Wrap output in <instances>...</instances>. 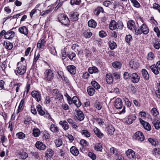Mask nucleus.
<instances>
[{
  "mask_svg": "<svg viewBox=\"0 0 160 160\" xmlns=\"http://www.w3.org/2000/svg\"><path fill=\"white\" fill-rule=\"evenodd\" d=\"M88 24L89 27L95 28L96 26L97 23L94 20L91 19L88 22Z\"/></svg>",
  "mask_w": 160,
  "mask_h": 160,
  "instance_id": "obj_31",
  "label": "nucleus"
},
{
  "mask_svg": "<svg viewBox=\"0 0 160 160\" xmlns=\"http://www.w3.org/2000/svg\"><path fill=\"white\" fill-rule=\"evenodd\" d=\"M152 154L154 155L160 154V148H154L152 151Z\"/></svg>",
  "mask_w": 160,
  "mask_h": 160,
  "instance_id": "obj_52",
  "label": "nucleus"
},
{
  "mask_svg": "<svg viewBox=\"0 0 160 160\" xmlns=\"http://www.w3.org/2000/svg\"><path fill=\"white\" fill-rule=\"evenodd\" d=\"M76 113L75 115L76 118L80 121L83 120L84 118V115L82 112L78 108L75 110Z\"/></svg>",
  "mask_w": 160,
  "mask_h": 160,
  "instance_id": "obj_4",
  "label": "nucleus"
},
{
  "mask_svg": "<svg viewBox=\"0 0 160 160\" xmlns=\"http://www.w3.org/2000/svg\"><path fill=\"white\" fill-rule=\"evenodd\" d=\"M147 68L151 69L155 75H158L159 73V70L157 68L155 64L152 65L151 66H149Z\"/></svg>",
  "mask_w": 160,
  "mask_h": 160,
  "instance_id": "obj_15",
  "label": "nucleus"
},
{
  "mask_svg": "<svg viewBox=\"0 0 160 160\" xmlns=\"http://www.w3.org/2000/svg\"><path fill=\"white\" fill-rule=\"evenodd\" d=\"M26 63L22 64V62H19L17 64V73H16L17 75L18 73L19 75L24 74L26 72Z\"/></svg>",
  "mask_w": 160,
  "mask_h": 160,
  "instance_id": "obj_2",
  "label": "nucleus"
},
{
  "mask_svg": "<svg viewBox=\"0 0 160 160\" xmlns=\"http://www.w3.org/2000/svg\"><path fill=\"white\" fill-rule=\"evenodd\" d=\"M107 128L108 133L110 134H112L115 130L112 125L108 126Z\"/></svg>",
  "mask_w": 160,
  "mask_h": 160,
  "instance_id": "obj_38",
  "label": "nucleus"
},
{
  "mask_svg": "<svg viewBox=\"0 0 160 160\" xmlns=\"http://www.w3.org/2000/svg\"><path fill=\"white\" fill-rule=\"evenodd\" d=\"M35 146L37 148L40 150H44L46 148L45 145L40 141H38L36 142Z\"/></svg>",
  "mask_w": 160,
  "mask_h": 160,
  "instance_id": "obj_13",
  "label": "nucleus"
},
{
  "mask_svg": "<svg viewBox=\"0 0 160 160\" xmlns=\"http://www.w3.org/2000/svg\"><path fill=\"white\" fill-rule=\"evenodd\" d=\"M136 116L134 114L129 115L127 118L125 119V122L128 124H132L133 121L136 119Z\"/></svg>",
  "mask_w": 160,
  "mask_h": 160,
  "instance_id": "obj_7",
  "label": "nucleus"
},
{
  "mask_svg": "<svg viewBox=\"0 0 160 160\" xmlns=\"http://www.w3.org/2000/svg\"><path fill=\"white\" fill-rule=\"evenodd\" d=\"M67 56L70 59L72 60L75 57L76 54L74 52H72L70 54H68Z\"/></svg>",
  "mask_w": 160,
  "mask_h": 160,
  "instance_id": "obj_62",
  "label": "nucleus"
},
{
  "mask_svg": "<svg viewBox=\"0 0 160 160\" xmlns=\"http://www.w3.org/2000/svg\"><path fill=\"white\" fill-rule=\"evenodd\" d=\"M101 12L103 13V10L102 7H97L94 11L95 14L97 16L99 15Z\"/></svg>",
  "mask_w": 160,
  "mask_h": 160,
  "instance_id": "obj_34",
  "label": "nucleus"
},
{
  "mask_svg": "<svg viewBox=\"0 0 160 160\" xmlns=\"http://www.w3.org/2000/svg\"><path fill=\"white\" fill-rule=\"evenodd\" d=\"M81 2V0H71L70 3L72 5H79Z\"/></svg>",
  "mask_w": 160,
  "mask_h": 160,
  "instance_id": "obj_50",
  "label": "nucleus"
},
{
  "mask_svg": "<svg viewBox=\"0 0 160 160\" xmlns=\"http://www.w3.org/2000/svg\"><path fill=\"white\" fill-rule=\"evenodd\" d=\"M24 100L23 99H22L21 100L17 110V113H18L20 112L21 109L22 108L23 104H24Z\"/></svg>",
  "mask_w": 160,
  "mask_h": 160,
  "instance_id": "obj_54",
  "label": "nucleus"
},
{
  "mask_svg": "<svg viewBox=\"0 0 160 160\" xmlns=\"http://www.w3.org/2000/svg\"><path fill=\"white\" fill-rule=\"evenodd\" d=\"M18 31L20 33L25 35H27L28 34V29L25 26L19 28Z\"/></svg>",
  "mask_w": 160,
  "mask_h": 160,
  "instance_id": "obj_14",
  "label": "nucleus"
},
{
  "mask_svg": "<svg viewBox=\"0 0 160 160\" xmlns=\"http://www.w3.org/2000/svg\"><path fill=\"white\" fill-rule=\"evenodd\" d=\"M151 112L154 117H156L159 114V112L155 108H153L152 109Z\"/></svg>",
  "mask_w": 160,
  "mask_h": 160,
  "instance_id": "obj_48",
  "label": "nucleus"
},
{
  "mask_svg": "<svg viewBox=\"0 0 160 160\" xmlns=\"http://www.w3.org/2000/svg\"><path fill=\"white\" fill-rule=\"evenodd\" d=\"M135 139L140 142L143 141L144 139V136L141 132H137L135 134Z\"/></svg>",
  "mask_w": 160,
  "mask_h": 160,
  "instance_id": "obj_5",
  "label": "nucleus"
},
{
  "mask_svg": "<svg viewBox=\"0 0 160 160\" xmlns=\"http://www.w3.org/2000/svg\"><path fill=\"white\" fill-rule=\"evenodd\" d=\"M153 8L154 9L158 10L159 12L160 13V6L156 3L153 4Z\"/></svg>",
  "mask_w": 160,
  "mask_h": 160,
  "instance_id": "obj_63",
  "label": "nucleus"
},
{
  "mask_svg": "<svg viewBox=\"0 0 160 160\" xmlns=\"http://www.w3.org/2000/svg\"><path fill=\"white\" fill-rule=\"evenodd\" d=\"M32 134L34 137H38L40 134V130L37 128L34 129L33 130Z\"/></svg>",
  "mask_w": 160,
  "mask_h": 160,
  "instance_id": "obj_47",
  "label": "nucleus"
},
{
  "mask_svg": "<svg viewBox=\"0 0 160 160\" xmlns=\"http://www.w3.org/2000/svg\"><path fill=\"white\" fill-rule=\"evenodd\" d=\"M55 143L57 147H59L62 144V142L61 139H58L55 141Z\"/></svg>",
  "mask_w": 160,
  "mask_h": 160,
  "instance_id": "obj_46",
  "label": "nucleus"
},
{
  "mask_svg": "<svg viewBox=\"0 0 160 160\" xmlns=\"http://www.w3.org/2000/svg\"><path fill=\"white\" fill-rule=\"evenodd\" d=\"M88 70L89 72L91 74L98 72V68L95 67L89 68Z\"/></svg>",
  "mask_w": 160,
  "mask_h": 160,
  "instance_id": "obj_36",
  "label": "nucleus"
},
{
  "mask_svg": "<svg viewBox=\"0 0 160 160\" xmlns=\"http://www.w3.org/2000/svg\"><path fill=\"white\" fill-rule=\"evenodd\" d=\"M153 46L156 49H159L160 48V44L157 39H155L153 42Z\"/></svg>",
  "mask_w": 160,
  "mask_h": 160,
  "instance_id": "obj_42",
  "label": "nucleus"
},
{
  "mask_svg": "<svg viewBox=\"0 0 160 160\" xmlns=\"http://www.w3.org/2000/svg\"><path fill=\"white\" fill-rule=\"evenodd\" d=\"M70 152L74 156H77L79 153L78 149L75 147L73 146L71 148Z\"/></svg>",
  "mask_w": 160,
  "mask_h": 160,
  "instance_id": "obj_21",
  "label": "nucleus"
},
{
  "mask_svg": "<svg viewBox=\"0 0 160 160\" xmlns=\"http://www.w3.org/2000/svg\"><path fill=\"white\" fill-rule=\"evenodd\" d=\"M154 58V54L152 52L148 53L147 56V59L148 60H152Z\"/></svg>",
  "mask_w": 160,
  "mask_h": 160,
  "instance_id": "obj_55",
  "label": "nucleus"
},
{
  "mask_svg": "<svg viewBox=\"0 0 160 160\" xmlns=\"http://www.w3.org/2000/svg\"><path fill=\"white\" fill-rule=\"evenodd\" d=\"M73 103L77 106V107H79L81 104L80 100L76 97H73L72 98Z\"/></svg>",
  "mask_w": 160,
  "mask_h": 160,
  "instance_id": "obj_20",
  "label": "nucleus"
},
{
  "mask_svg": "<svg viewBox=\"0 0 160 160\" xmlns=\"http://www.w3.org/2000/svg\"><path fill=\"white\" fill-rule=\"evenodd\" d=\"M132 40V36L130 35H126L125 38V40L127 42L129 43L130 41Z\"/></svg>",
  "mask_w": 160,
  "mask_h": 160,
  "instance_id": "obj_61",
  "label": "nucleus"
},
{
  "mask_svg": "<svg viewBox=\"0 0 160 160\" xmlns=\"http://www.w3.org/2000/svg\"><path fill=\"white\" fill-rule=\"evenodd\" d=\"M148 141L152 145L154 146H156L158 144V141L155 140L151 138H149Z\"/></svg>",
  "mask_w": 160,
  "mask_h": 160,
  "instance_id": "obj_45",
  "label": "nucleus"
},
{
  "mask_svg": "<svg viewBox=\"0 0 160 160\" xmlns=\"http://www.w3.org/2000/svg\"><path fill=\"white\" fill-rule=\"evenodd\" d=\"M16 137L20 139H23L25 137V134L22 132H20L16 134Z\"/></svg>",
  "mask_w": 160,
  "mask_h": 160,
  "instance_id": "obj_44",
  "label": "nucleus"
},
{
  "mask_svg": "<svg viewBox=\"0 0 160 160\" xmlns=\"http://www.w3.org/2000/svg\"><path fill=\"white\" fill-rule=\"evenodd\" d=\"M154 31L157 33L158 37L160 38V31L158 28L157 27H155L154 28Z\"/></svg>",
  "mask_w": 160,
  "mask_h": 160,
  "instance_id": "obj_64",
  "label": "nucleus"
},
{
  "mask_svg": "<svg viewBox=\"0 0 160 160\" xmlns=\"http://www.w3.org/2000/svg\"><path fill=\"white\" fill-rule=\"evenodd\" d=\"M50 129L52 132L55 133H57L59 132L58 128L54 124H52L51 125Z\"/></svg>",
  "mask_w": 160,
  "mask_h": 160,
  "instance_id": "obj_26",
  "label": "nucleus"
},
{
  "mask_svg": "<svg viewBox=\"0 0 160 160\" xmlns=\"http://www.w3.org/2000/svg\"><path fill=\"white\" fill-rule=\"evenodd\" d=\"M45 42L44 39H41L39 40L37 43V47L39 49H43L45 46Z\"/></svg>",
  "mask_w": 160,
  "mask_h": 160,
  "instance_id": "obj_22",
  "label": "nucleus"
},
{
  "mask_svg": "<svg viewBox=\"0 0 160 160\" xmlns=\"http://www.w3.org/2000/svg\"><path fill=\"white\" fill-rule=\"evenodd\" d=\"M81 133L82 135H84L87 138H89L90 137V132L84 129L82 130L81 132Z\"/></svg>",
  "mask_w": 160,
  "mask_h": 160,
  "instance_id": "obj_41",
  "label": "nucleus"
},
{
  "mask_svg": "<svg viewBox=\"0 0 160 160\" xmlns=\"http://www.w3.org/2000/svg\"><path fill=\"white\" fill-rule=\"evenodd\" d=\"M122 102L120 98H117L114 101V106L117 109H120L122 107Z\"/></svg>",
  "mask_w": 160,
  "mask_h": 160,
  "instance_id": "obj_8",
  "label": "nucleus"
},
{
  "mask_svg": "<svg viewBox=\"0 0 160 160\" xmlns=\"http://www.w3.org/2000/svg\"><path fill=\"white\" fill-rule=\"evenodd\" d=\"M140 28L143 34H146L149 32V29L146 24H143L141 26Z\"/></svg>",
  "mask_w": 160,
  "mask_h": 160,
  "instance_id": "obj_24",
  "label": "nucleus"
},
{
  "mask_svg": "<svg viewBox=\"0 0 160 160\" xmlns=\"http://www.w3.org/2000/svg\"><path fill=\"white\" fill-rule=\"evenodd\" d=\"M113 67L117 69H120L122 66V64L119 62L116 61L112 63Z\"/></svg>",
  "mask_w": 160,
  "mask_h": 160,
  "instance_id": "obj_30",
  "label": "nucleus"
},
{
  "mask_svg": "<svg viewBox=\"0 0 160 160\" xmlns=\"http://www.w3.org/2000/svg\"><path fill=\"white\" fill-rule=\"evenodd\" d=\"M58 19L62 24L65 25H69L70 21L67 15L62 13L58 15Z\"/></svg>",
  "mask_w": 160,
  "mask_h": 160,
  "instance_id": "obj_1",
  "label": "nucleus"
},
{
  "mask_svg": "<svg viewBox=\"0 0 160 160\" xmlns=\"http://www.w3.org/2000/svg\"><path fill=\"white\" fill-rule=\"evenodd\" d=\"M20 155L21 158L23 159H25L28 157V154L25 152H20Z\"/></svg>",
  "mask_w": 160,
  "mask_h": 160,
  "instance_id": "obj_57",
  "label": "nucleus"
},
{
  "mask_svg": "<svg viewBox=\"0 0 160 160\" xmlns=\"http://www.w3.org/2000/svg\"><path fill=\"white\" fill-rule=\"evenodd\" d=\"M157 89L155 92V94L158 98H160V83L157 84Z\"/></svg>",
  "mask_w": 160,
  "mask_h": 160,
  "instance_id": "obj_35",
  "label": "nucleus"
},
{
  "mask_svg": "<svg viewBox=\"0 0 160 160\" xmlns=\"http://www.w3.org/2000/svg\"><path fill=\"white\" fill-rule=\"evenodd\" d=\"M32 95L36 100L39 102L41 100V96L40 93L37 91H33L32 92Z\"/></svg>",
  "mask_w": 160,
  "mask_h": 160,
  "instance_id": "obj_6",
  "label": "nucleus"
},
{
  "mask_svg": "<svg viewBox=\"0 0 160 160\" xmlns=\"http://www.w3.org/2000/svg\"><path fill=\"white\" fill-rule=\"evenodd\" d=\"M88 155L92 160H95L96 158V156L95 154H94L93 152H89L88 154Z\"/></svg>",
  "mask_w": 160,
  "mask_h": 160,
  "instance_id": "obj_60",
  "label": "nucleus"
},
{
  "mask_svg": "<svg viewBox=\"0 0 160 160\" xmlns=\"http://www.w3.org/2000/svg\"><path fill=\"white\" fill-rule=\"evenodd\" d=\"M14 32L10 30L6 32L5 35L4 36L5 39L9 40H11L14 37Z\"/></svg>",
  "mask_w": 160,
  "mask_h": 160,
  "instance_id": "obj_10",
  "label": "nucleus"
},
{
  "mask_svg": "<svg viewBox=\"0 0 160 160\" xmlns=\"http://www.w3.org/2000/svg\"><path fill=\"white\" fill-rule=\"evenodd\" d=\"M53 78V73L51 69L46 70L44 73V78L46 80L50 81Z\"/></svg>",
  "mask_w": 160,
  "mask_h": 160,
  "instance_id": "obj_3",
  "label": "nucleus"
},
{
  "mask_svg": "<svg viewBox=\"0 0 160 160\" xmlns=\"http://www.w3.org/2000/svg\"><path fill=\"white\" fill-rule=\"evenodd\" d=\"M59 124L62 126L65 130H67L69 128V126L68 123L65 120L61 121L59 122Z\"/></svg>",
  "mask_w": 160,
  "mask_h": 160,
  "instance_id": "obj_17",
  "label": "nucleus"
},
{
  "mask_svg": "<svg viewBox=\"0 0 160 160\" xmlns=\"http://www.w3.org/2000/svg\"><path fill=\"white\" fill-rule=\"evenodd\" d=\"M78 16L77 12H72L70 15V18L72 21H76L78 19Z\"/></svg>",
  "mask_w": 160,
  "mask_h": 160,
  "instance_id": "obj_16",
  "label": "nucleus"
},
{
  "mask_svg": "<svg viewBox=\"0 0 160 160\" xmlns=\"http://www.w3.org/2000/svg\"><path fill=\"white\" fill-rule=\"evenodd\" d=\"M92 85L96 89H98L100 87V85L95 81H92L91 82Z\"/></svg>",
  "mask_w": 160,
  "mask_h": 160,
  "instance_id": "obj_43",
  "label": "nucleus"
},
{
  "mask_svg": "<svg viewBox=\"0 0 160 160\" xmlns=\"http://www.w3.org/2000/svg\"><path fill=\"white\" fill-rule=\"evenodd\" d=\"M80 144L84 147H87L88 146V142L84 139H82L80 141Z\"/></svg>",
  "mask_w": 160,
  "mask_h": 160,
  "instance_id": "obj_56",
  "label": "nucleus"
},
{
  "mask_svg": "<svg viewBox=\"0 0 160 160\" xmlns=\"http://www.w3.org/2000/svg\"><path fill=\"white\" fill-rule=\"evenodd\" d=\"M42 107L39 104H38L37 107V109L38 113L41 115H43L45 112L42 109Z\"/></svg>",
  "mask_w": 160,
  "mask_h": 160,
  "instance_id": "obj_32",
  "label": "nucleus"
},
{
  "mask_svg": "<svg viewBox=\"0 0 160 160\" xmlns=\"http://www.w3.org/2000/svg\"><path fill=\"white\" fill-rule=\"evenodd\" d=\"M127 24L128 28L130 30H132L135 29V23L133 21H128Z\"/></svg>",
  "mask_w": 160,
  "mask_h": 160,
  "instance_id": "obj_25",
  "label": "nucleus"
},
{
  "mask_svg": "<svg viewBox=\"0 0 160 160\" xmlns=\"http://www.w3.org/2000/svg\"><path fill=\"white\" fill-rule=\"evenodd\" d=\"M94 149L97 151L102 152V147L100 143H97L94 146Z\"/></svg>",
  "mask_w": 160,
  "mask_h": 160,
  "instance_id": "obj_40",
  "label": "nucleus"
},
{
  "mask_svg": "<svg viewBox=\"0 0 160 160\" xmlns=\"http://www.w3.org/2000/svg\"><path fill=\"white\" fill-rule=\"evenodd\" d=\"M117 46L116 43L113 41H110L109 42V47L112 50L114 49Z\"/></svg>",
  "mask_w": 160,
  "mask_h": 160,
  "instance_id": "obj_49",
  "label": "nucleus"
},
{
  "mask_svg": "<svg viewBox=\"0 0 160 160\" xmlns=\"http://www.w3.org/2000/svg\"><path fill=\"white\" fill-rule=\"evenodd\" d=\"M126 154L130 158H133L135 155L134 152L131 149H128L126 152Z\"/></svg>",
  "mask_w": 160,
  "mask_h": 160,
  "instance_id": "obj_23",
  "label": "nucleus"
},
{
  "mask_svg": "<svg viewBox=\"0 0 160 160\" xmlns=\"http://www.w3.org/2000/svg\"><path fill=\"white\" fill-rule=\"evenodd\" d=\"M142 76L146 80H148L149 78V75L148 72L145 69H142Z\"/></svg>",
  "mask_w": 160,
  "mask_h": 160,
  "instance_id": "obj_28",
  "label": "nucleus"
},
{
  "mask_svg": "<svg viewBox=\"0 0 160 160\" xmlns=\"http://www.w3.org/2000/svg\"><path fill=\"white\" fill-rule=\"evenodd\" d=\"M142 121L143 123H142V124L144 128L148 131L151 130V128L150 124L147 122H145L143 121Z\"/></svg>",
  "mask_w": 160,
  "mask_h": 160,
  "instance_id": "obj_39",
  "label": "nucleus"
},
{
  "mask_svg": "<svg viewBox=\"0 0 160 160\" xmlns=\"http://www.w3.org/2000/svg\"><path fill=\"white\" fill-rule=\"evenodd\" d=\"M83 34L86 38H89L92 36V34L89 30H87L84 32Z\"/></svg>",
  "mask_w": 160,
  "mask_h": 160,
  "instance_id": "obj_37",
  "label": "nucleus"
},
{
  "mask_svg": "<svg viewBox=\"0 0 160 160\" xmlns=\"http://www.w3.org/2000/svg\"><path fill=\"white\" fill-rule=\"evenodd\" d=\"M110 152L116 156H118V155L117 149L113 147H112L110 148Z\"/></svg>",
  "mask_w": 160,
  "mask_h": 160,
  "instance_id": "obj_53",
  "label": "nucleus"
},
{
  "mask_svg": "<svg viewBox=\"0 0 160 160\" xmlns=\"http://www.w3.org/2000/svg\"><path fill=\"white\" fill-rule=\"evenodd\" d=\"M4 45L5 48L8 50H11L13 47L12 43L7 41H5L4 42Z\"/></svg>",
  "mask_w": 160,
  "mask_h": 160,
  "instance_id": "obj_27",
  "label": "nucleus"
},
{
  "mask_svg": "<svg viewBox=\"0 0 160 160\" xmlns=\"http://www.w3.org/2000/svg\"><path fill=\"white\" fill-rule=\"evenodd\" d=\"M93 131L95 135L100 138H101L104 136V134L97 127L94 128Z\"/></svg>",
  "mask_w": 160,
  "mask_h": 160,
  "instance_id": "obj_12",
  "label": "nucleus"
},
{
  "mask_svg": "<svg viewBox=\"0 0 160 160\" xmlns=\"http://www.w3.org/2000/svg\"><path fill=\"white\" fill-rule=\"evenodd\" d=\"M117 28L116 27V22L115 21H112L109 24V28L110 30H113Z\"/></svg>",
  "mask_w": 160,
  "mask_h": 160,
  "instance_id": "obj_33",
  "label": "nucleus"
},
{
  "mask_svg": "<svg viewBox=\"0 0 160 160\" xmlns=\"http://www.w3.org/2000/svg\"><path fill=\"white\" fill-rule=\"evenodd\" d=\"M133 30H135V33L137 35L140 34L142 33L140 27V28H135Z\"/></svg>",
  "mask_w": 160,
  "mask_h": 160,
  "instance_id": "obj_58",
  "label": "nucleus"
},
{
  "mask_svg": "<svg viewBox=\"0 0 160 160\" xmlns=\"http://www.w3.org/2000/svg\"><path fill=\"white\" fill-rule=\"evenodd\" d=\"M106 79L107 83L109 84H111L113 81L112 75L110 73L106 74Z\"/></svg>",
  "mask_w": 160,
  "mask_h": 160,
  "instance_id": "obj_19",
  "label": "nucleus"
},
{
  "mask_svg": "<svg viewBox=\"0 0 160 160\" xmlns=\"http://www.w3.org/2000/svg\"><path fill=\"white\" fill-rule=\"evenodd\" d=\"M67 70L70 73L74 74L76 73V67L73 65H70L67 68Z\"/></svg>",
  "mask_w": 160,
  "mask_h": 160,
  "instance_id": "obj_18",
  "label": "nucleus"
},
{
  "mask_svg": "<svg viewBox=\"0 0 160 160\" xmlns=\"http://www.w3.org/2000/svg\"><path fill=\"white\" fill-rule=\"evenodd\" d=\"M87 91L88 94L90 96H93L95 92L94 89L91 86H89L88 88Z\"/></svg>",
  "mask_w": 160,
  "mask_h": 160,
  "instance_id": "obj_29",
  "label": "nucleus"
},
{
  "mask_svg": "<svg viewBox=\"0 0 160 160\" xmlns=\"http://www.w3.org/2000/svg\"><path fill=\"white\" fill-rule=\"evenodd\" d=\"M153 125L156 129L158 130L160 128V122L158 120H157V121H154Z\"/></svg>",
  "mask_w": 160,
  "mask_h": 160,
  "instance_id": "obj_51",
  "label": "nucleus"
},
{
  "mask_svg": "<svg viewBox=\"0 0 160 160\" xmlns=\"http://www.w3.org/2000/svg\"><path fill=\"white\" fill-rule=\"evenodd\" d=\"M47 154L49 157H52L53 154V151L52 149L48 148L47 150Z\"/></svg>",
  "mask_w": 160,
  "mask_h": 160,
  "instance_id": "obj_59",
  "label": "nucleus"
},
{
  "mask_svg": "<svg viewBox=\"0 0 160 160\" xmlns=\"http://www.w3.org/2000/svg\"><path fill=\"white\" fill-rule=\"evenodd\" d=\"M129 65L132 68L135 69L138 68L139 63L136 60L133 59L130 62Z\"/></svg>",
  "mask_w": 160,
  "mask_h": 160,
  "instance_id": "obj_9",
  "label": "nucleus"
},
{
  "mask_svg": "<svg viewBox=\"0 0 160 160\" xmlns=\"http://www.w3.org/2000/svg\"><path fill=\"white\" fill-rule=\"evenodd\" d=\"M130 77L132 78V82L134 83L138 82L140 79L139 76L136 73L131 74Z\"/></svg>",
  "mask_w": 160,
  "mask_h": 160,
  "instance_id": "obj_11",
  "label": "nucleus"
}]
</instances>
